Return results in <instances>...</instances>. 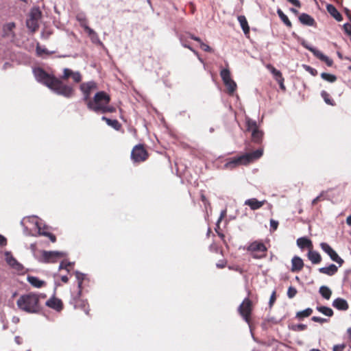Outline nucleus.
<instances>
[{
  "label": "nucleus",
  "mask_w": 351,
  "mask_h": 351,
  "mask_svg": "<svg viewBox=\"0 0 351 351\" xmlns=\"http://www.w3.org/2000/svg\"><path fill=\"white\" fill-rule=\"evenodd\" d=\"M269 68L270 69L271 72L274 75L276 79V78H280V77H282L280 71L276 69L274 67H273L271 66H269Z\"/></svg>",
  "instance_id": "nucleus-40"
},
{
  "label": "nucleus",
  "mask_w": 351,
  "mask_h": 351,
  "mask_svg": "<svg viewBox=\"0 0 351 351\" xmlns=\"http://www.w3.org/2000/svg\"><path fill=\"white\" fill-rule=\"evenodd\" d=\"M327 11L337 21H341L342 20V16L341 14L338 12L336 8L331 5L328 4L327 5Z\"/></svg>",
  "instance_id": "nucleus-24"
},
{
  "label": "nucleus",
  "mask_w": 351,
  "mask_h": 351,
  "mask_svg": "<svg viewBox=\"0 0 351 351\" xmlns=\"http://www.w3.org/2000/svg\"><path fill=\"white\" fill-rule=\"evenodd\" d=\"M319 291L322 296L326 300H329L332 295L331 290L326 286H322Z\"/></svg>",
  "instance_id": "nucleus-29"
},
{
  "label": "nucleus",
  "mask_w": 351,
  "mask_h": 351,
  "mask_svg": "<svg viewBox=\"0 0 351 351\" xmlns=\"http://www.w3.org/2000/svg\"><path fill=\"white\" fill-rule=\"evenodd\" d=\"M101 119L102 120L105 121L108 125L112 127L117 130H119L121 128V124L116 119H110L106 117H102Z\"/></svg>",
  "instance_id": "nucleus-28"
},
{
  "label": "nucleus",
  "mask_w": 351,
  "mask_h": 351,
  "mask_svg": "<svg viewBox=\"0 0 351 351\" xmlns=\"http://www.w3.org/2000/svg\"><path fill=\"white\" fill-rule=\"evenodd\" d=\"M27 281L34 287L40 288L45 285V282L34 276H28Z\"/></svg>",
  "instance_id": "nucleus-27"
},
{
  "label": "nucleus",
  "mask_w": 351,
  "mask_h": 351,
  "mask_svg": "<svg viewBox=\"0 0 351 351\" xmlns=\"http://www.w3.org/2000/svg\"><path fill=\"white\" fill-rule=\"evenodd\" d=\"M278 222L274 219L270 220V226L273 230H276L278 228Z\"/></svg>",
  "instance_id": "nucleus-46"
},
{
  "label": "nucleus",
  "mask_w": 351,
  "mask_h": 351,
  "mask_svg": "<svg viewBox=\"0 0 351 351\" xmlns=\"http://www.w3.org/2000/svg\"><path fill=\"white\" fill-rule=\"evenodd\" d=\"M291 11L295 14H298V10L294 8H291Z\"/></svg>",
  "instance_id": "nucleus-60"
},
{
  "label": "nucleus",
  "mask_w": 351,
  "mask_h": 351,
  "mask_svg": "<svg viewBox=\"0 0 351 351\" xmlns=\"http://www.w3.org/2000/svg\"><path fill=\"white\" fill-rule=\"evenodd\" d=\"M75 276H76V278L78 280V287L80 289L81 287H82V281L84 280V274H82V273H80L79 271H76L75 272Z\"/></svg>",
  "instance_id": "nucleus-38"
},
{
  "label": "nucleus",
  "mask_w": 351,
  "mask_h": 351,
  "mask_svg": "<svg viewBox=\"0 0 351 351\" xmlns=\"http://www.w3.org/2000/svg\"><path fill=\"white\" fill-rule=\"evenodd\" d=\"M221 77L225 84L229 95H233L237 89V84L232 79L230 72L228 69H223L220 72Z\"/></svg>",
  "instance_id": "nucleus-7"
},
{
  "label": "nucleus",
  "mask_w": 351,
  "mask_h": 351,
  "mask_svg": "<svg viewBox=\"0 0 351 351\" xmlns=\"http://www.w3.org/2000/svg\"><path fill=\"white\" fill-rule=\"evenodd\" d=\"M308 257L313 264H317L321 262L322 258L320 254L310 250L308 253Z\"/></svg>",
  "instance_id": "nucleus-25"
},
{
  "label": "nucleus",
  "mask_w": 351,
  "mask_h": 351,
  "mask_svg": "<svg viewBox=\"0 0 351 351\" xmlns=\"http://www.w3.org/2000/svg\"><path fill=\"white\" fill-rule=\"evenodd\" d=\"M321 77L323 80L329 82H335L337 80V77L335 75L327 73H322Z\"/></svg>",
  "instance_id": "nucleus-35"
},
{
  "label": "nucleus",
  "mask_w": 351,
  "mask_h": 351,
  "mask_svg": "<svg viewBox=\"0 0 351 351\" xmlns=\"http://www.w3.org/2000/svg\"><path fill=\"white\" fill-rule=\"evenodd\" d=\"M263 149H258L254 152L247 153L227 162L226 167L228 168H234L238 165H247L260 158L263 156Z\"/></svg>",
  "instance_id": "nucleus-4"
},
{
  "label": "nucleus",
  "mask_w": 351,
  "mask_h": 351,
  "mask_svg": "<svg viewBox=\"0 0 351 351\" xmlns=\"http://www.w3.org/2000/svg\"><path fill=\"white\" fill-rule=\"evenodd\" d=\"M276 81L278 82L279 85H280V87L282 90H285V86L284 85V78L282 77H280V78H276Z\"/></svg>",
  "instance_id": "nucleus-47"
},
{
  "label": "nucleus",
  "mask_w": 351,
  "mask_h": 351,
  "mask_svg": "<svg viewBox=\"0 0 351 351\" xmlns=\"http://www.w3.org/2000/svg\"><path fill=\"white\" fill-rule=\"evenodd\" d=\"M239 311L247 323H250V316L252 311V302L246 298L239 307Z\"/></svg>",
  "instance_id": "nucleus-9"
},
{
  "label": "nucleus",
  "mask_w": 351,
  "mask_h": 351,
  "mask_svg": "<svg viewBox=\"0 0 351 351\" xmlns=\"http://www.w3.org/2000/svg\"><path fill=\"white\" fill-rule=\"evenodd\" d=\"M179 39L180 40V43L182 44V45L185 47V48H188L189 49H190L191 51H193L195 55L198 56V53L197 52L193 49L191 46H189L187 43V41H186V36L185 34H181L180 36H179Z\"/></svg>",
  "instance_id": "nucleus-30"
},
{
  "label": "nucleus",
  "mask_w": 351,
  "mask_h": 351,
  "mask_svg": "<svg viewBox=\"0 0 351 351\" xmlns=\"http://www.w3.org/2000/svg\"><path fill=\"white\" fill-rule=\"evenodd\" d=\"M346 223L348 225L351 226V215L347 217Z\"/></svg>",
  "instance_id": "nucleus-57"
},
{
  "label": "nucleus",
  "mask_w": 351,
  "mask_h": 351,
  "mask_svg": "<svg viewBox=\"0 0 351 351\" xmlns=\"http://www.w3.org/2000/svg\"><path fill=\"white\" fill-rule=\"evenodd\" d=\"M5 261L7 263L11 266L12 268L15 269L17 271H21L23 269V266L20 264L11 254L10 252H6L5 253Z\"/></svg>",
  "instance_id": "nucleus-16"
},
{
  "label": "nucleus",
  "mask_w": 351,
  "mask_h": 351,
  "mask_svg": "<svg viewBox=\"0 0 351 351\" xmlns=\"http://www.w3.org/2000/svg\"><path fill=\"white\" fill-rule=\"evenodd\" d=\"M226 210H222L221 213L220 217L217 221V223H219L222 220V219L226 216Z\"/></svg>",
  "instance_id": "nucleus-54"
},
{
  "label": "nucleus",
  "mask_w": 351,
  "mask_h": 351,
  "mask_svg": "<svg viewBox=\"0 0 351 351\" xmlns=\"http://www.w3.org/2000/svg\"><path fill=\"white\" fill-rule=\"evenodd\" d=\"M61 280L64 282H67L68 280H69V278H68V277L66 276H63L61 277Z\"/></svg>",
  "instance_id": "nucleus-56"
},
{
  "label": "nucleus",
  "mask_w": 351,
  "mask_h": 351,
  "mask_svg": "<svg viewBox=\"0 0 351 351\" xmlns=\"http://www.w3.org/2000/svg\"><path fill=\"white\" fill-rule=\"evenodd\" d=\"M46 306L48 307L56 310V311H62L63 308V304L61 300L56 298V297H51L46 302Z\"/></svg>",
  "instance_id": "nucleus-15"
},
{
  "label": "nucleus",
  "mask_w": 351,
  "mask_h": 351,
  "mask_svg": "<svg viewBox=\"0 0 351 351\" xmlns=\"http://www.w3.org/2000/svg\"><path fill=\"white\" fill-rule=\"evenodd\" d=\"M247 130L252 133V140L256 143H260L262 141L263 132L258 129L257 123L255 121L246 118Z\"/></svg>",
  "instance_id": "nucleus-6"
},
{
  "label": "nucleus",
  "mask_w": 351,
  "mask_h": 351,
  "mask_svg": "<svg viewBox=\"0 0 351 351\" xmlns=\"http://www.w3.org/2000/svg\"><path fill=\"white\" fill-rule=\"evenodd\" d=\"M265 202L266 200L258 201L256 198H251L245 200L244 204L249 206L252 210H255L261 208Z\"/></svg>",
  "instance_id": "nucleus-17"
},
{
  "label": "nucleus",
  "mask_w": 351,
  "mask_h": 351,
  "mask_svg": "<svg viewBox=\"0 0 351 351\" xmlns=\"http://www.w3.org/2000/svg\"><path fill=\"white\" fill-rule=\"evenodd\" d=\"M312 313H313V310L311 308H307L305 310L298 312L296 314V317L300 319L303 318V317H306L310 316Z\"/></svg>",
  "instance_id": "nucleus-33"
},
{
  "label": "nucleus",
  "mask_w": 351,
  "mask_h": 351,
  "mask_svg": "<svg viewBox=\"0 0 351 351\" xmlns=\"http://www.w3.org/2000/svg\"><path fill=\"white\" fill-rule=\"evenodd\" d=\"M299 21L303 25L308 26H313L315 24V21L310 15L303 13L300 15Z\"/></svg>",
  "instance_id": "nucleus-21"
},
{
  "label": "nucleus",
  "mask_w": 351,
  "mask_h": 351,
  "mask_svg": "<svg viewBox=\"0 0 351 351\" xmlns=\"http://www.w3.org/2000/svg\"><path fill=\"white\" fill-rule=\"evenodd\" d=\"M302 45L306 49L311 51L314 54V56H315L317 58L324 62L328 66H331L332 65L333 61L331 59H330L328 56L322 53L320 51L316 49L314 47L308 46L307 44L304 43H302Z\"/></svg>",
  "instance_id": "nucleus-13"
},
{
  "label": "nucleus",
  "mask_w": 351,
  "mask_h": 351,
  "mask_svg": "<svg viewBox=\"0 0 351 351\" xmlns=\"http://www.w3.org/2000/svg\"><path fill=\"white\" fill-rule=\"evenodd\" d=\"M200 45V47L202 50L208 52H211L213 49L206 44L204 43L202 40L201 43H199Z\"/></svg>",
  "instance_id": "nucleus-42"
},
{
  "label": "nucleus",
  "mask_w": 351,
  "mask_h": 351,
  "mask_svg": "<svg viewBox=\"0 0 351 351\" xmlns=\"http://www.w3.org/2000/svg\"><path fill=\"white\" fill-rule=\"evenodd\" d=\"M312 320L315 322H319V323H324L327 321L326 319L325 318H322V317H316V316H314L312 317Z\"/></svg>",
  "instance_id": "nucleus-44"
},
{
  "label": "nucleus",
  "mask_w": 351,
  "mask_h": 351,
  "mask_svg": "<svg viewBox=\"0 0 351 351\" xmlns=\"http://www.w3.org/2000/svg\"><path fill=\"white\" fill-rule=\"evenodd\" d=\"M324 192L322 191L317 197L312 201V205H315L319 201H320L324 196Z\"/></svg>",
  "instance_id": "nucleus-45"
},
{
  "label": "nucleus",
  "mask_w": 351,
  "mask_h": 351,
  "mask_svg": "<svg viewBox=\"0 0 351 351\" xmlns=\"http://www.w3.org/2000/svg\"><path fill=\"white\" fill-rule=\"evenodd\" d=\"M349 69L351 70V66L349 67Z\"/></svg>",
  "instance_id": "nucleus-64"
},
{
  "label": "nucleus",
  "mask_w": 351,
  "mask_h": 351,
  "mask_svg": "<svg viewBox=\"0 0 351 351\" xmlns=\"http://www.w3.org/2000/svg\"><path fill=\"white\" fill-rule=\"evenodd\" d=\"M131 157L134 162H142L146 160L147 154L142 145H136L131 153Z\"/></svg>",
  "instance_id": "nucleus-10"
},
{
  "label": "nucleus",
  "mask_w": 351,
  "mask_h": 351,
  "mask_svg": "<svg viewBox=\"0 0 351 351\" xmlns=\"http://www.w3.org/2000/svg\"><path fill=\"white\" fill-rule=\"evenodd\" d=\"M337 267L334 264H331L328 267H321L319 269V271L320 273L326 274L328 276L334 275L337 273Z\"/></svg>",
  "instance_id": "nucleus-22"
},
{
  "label": "nucleus",
  "mask_w": 351,
  "mask_h": 351,
  "mask_svg": "<svg viewBox=\"0 0 351 351\" xmlns=\"http://www.w3.org/2000/svg\"><path fill=\"white\" fill-rule=\"evenodd\" d=\"M85 313H86V314H88V310H86H86H85Z\"/></svg>",
  "instance_id": "nucleus-63"
},
{
  "label": "nucleus",
  "mask_w": 351,
  "mask_h": 351,
  "mask_svg": "<svg viewBox=\"0 0 351 351\" xmlns=\"http://www.w3.org/2000/svg\"><path fill=\"white\" fill-rule=\"evenodd\" d=\"M72 265L71 263H65L64 262H62L59 266V269H65L66 270H68V267L69 266H71Z\"/></svg>",
  "instance_id": "nucleus-48"
},
{
  "label": "nucleus",
  "mask_w": 351,
  "mask_h": 351,
  "mask_svg": "<svg viewBox=\"0 0 351 351\" xmlns=\"http://www.w3.org/2000/svg\"><path fill=\"white\" fill-rule=\"evenodd\" d=\"M73 71L69 69H64L63 70V75L61 77V81L62 82V80H67L69 77H71V75L73 74Z\"/></svg>",
  "instance_id": "nucleus-37"
},
{
  "label": "nucleus",
  "mask_w": 351,
  "mask_h": 351,
  "mask_svg": "<svg viewBox=\"0 0 351 351\" xmlns=\"http://www.w3.org/2000/svg\"><path fill=\"white\" fill-rule=\"evenodd\" d=\"M317 310L326 316L332 317L333 315V311L329 307L324 306H317Z\"/></svg>",
  "instance_id": "nucleus-32"
},
{
  "label": "nucleus",
  "mask_w": 351,
  "mask_h": 351,
  "mask_svg": "<svg viewBox=\"0 0 351 351\" xmlns=\"http://www.w3.org/2000/svg\"><path fill=\"white\" fill-rule=\"evenodd\" d=\"M40 18L41 12L39 8H32L26 21V25L27 28L32 32H36L39 27V21Z\"/></svg>",
  "instance_id": "nucleus-5"
},
{
  "label": "nucleus",
  "mask_w": 351,
  "mask_h": 351,
  "mask_svg": "<svg viewBox=\"0 0 351 351\" xmlns=\"http://www.w3.org/2000/svg\"><path fill=\"white\" fill-rule=\"evenodd\" d=\"M34 74L38 82L45 84L56 94L67 98L73 95L74 89L71 86L64 84L61 80L48 74L43 69H34Z\"/></svg>",
  "instance_id": "nucleus-2"
},
{
  "label": "nucleus",
  "mask_w": 351,
  "mask_h": 351,
  "mask_svg": "<svg viewBox=\"0 0 351 351\" xmlns=\"http://www.w3.org/2000/svg\"><path fill=\"white\" fill-rule=\"evenodd\" d=\"M311 351H321V350H318V349H315V348H313V349H312Z\"/></svg>",
  "instance_id": "nucleus-61"
},
{
  "label": "nucleus",
  "mask_w": 351,
  "mask_h": 351,
  "mask_svg": "<svg viewBox=\"0 0 351 351\" xmlns=\"http://www.w3.org/2000/svg\"><path fill=\"white\" fill-rule=\"evenodd\" d=\"M277 14H278V16L280 17V19L282 21V22L287 26H288L289 27H291L292 25H291V21L288 19L287 16L286 14H285L284 12L280 9H278Z\"/></svg>",
  "instance_id": "nucleus-31"
},
{
  "label": "nucleus",
  "mask_w": 351,
  "mask_h": 351,
  "mask_svg": "<svg viewBox=\"0 0 351 351\" xmlns=\"http://www.w3.org/2000/svg\"><path fill=\"white\" fill-rule=\"evenodd\" d=\"M16 27V25L13 22H10L5 24L3 26V34L2 36L8 39L11 42H14L16 35L14 32V29Z\"/></svg>",
  "instance_id": "nucleus-12"
},
{
  "label": "nucleus",
  "mask_w": 351,
  "mask_h": 351,
  "mask_svg": "<svg viewBox=\"0 0 351 351\" xmlns=\"http://www.w3.org/2000/svg\"><path fill=\"white\" fill-rule=\"evenodd\" d=\"M287 1H289V3H291V4L294 5L295 6L300 7V3L298 0H287Z\"/></svg>",
  "instance_id": "nucleus-53"
},
{
  "label": "nucleus",
  "mask_w": 351,
  "mask_h": 351,
  "mask_svg": "<svg viewBox=\"0 0 351 351\" xmlns=\"http://www.w3.org/2000/svg\"><path fill=\"white\" fill-rule=\"evenodd\" d=\"M217 267L218 268H223L225 267V264L224 263H217Z\"/></svg>",
  "instance_id": "nucleus-58"
},
{
  "label": "nucleus",
  "mask_w": 351,
  "mask_h": 351,
  "mask_svg": "<svg viewBox=\"0 0 351 351\" xmlns=\"http://www.w3.org/2000/svg\"><path fill=\"white\" fill-rule=\"evenodd\" d=\"M35 223H36V226H37V228L38 229L39 234L48 237L52 242H55L56 241V237H55V235H53V234H51L49 232L41 231L40 227L39 226V224H38L37 221L35 222Z\"/></svg>",
  "instance_id": "nucleus-34"
},
{
  "label": "nucleus",
  "mask_w": 351,
  "mask_h": 351,
  "mask_svg": "<svg viewBox=\"0 0 351 351\" xmlns=\"http://www.w3.org/2000/svg\"><path fill=\"white\" fill-rule=\"evenodd\" d=\"M346 348V345L342 344H338L333 346L332 350L333 351H343Z\"/></svg>",
  "instance_id": "nucleus-43"
},
{
  "label": "nucleus",
  "mask_w": 351,
  "mask_h": 351,
  "mask_svg": "<svg viewBox=\"0 0 351 351\" xmlns=\"http://www.w3.org/2000/svg\"><path fill=\"white\" fill-rule=\"evenodd\" d=\"M276 292L274 291L269 299V306H271L276 300Z\"/></svg>",
  "instance_id": "nucleus-50"
},
{
  "label": "nucleus",
  "mask_w": 351,
  "mask_h": 351,
  "mask_svg": "<svg viewBox=\"0 0 351 351\" xmlns=\"http://www.w3.org/2000/svg\"><path fill=\"white\" fill-rule=\"evenodd\" d=\"M97 89V84L93 81L84 82L80 85V90L83 93V100L87 105V108L96 113L113 112L114 107L110 106V97L104 91L97 92L91 99H90L92 91Z\"/></svg>",
  "instance_id": "nucleus-1"
},
{
  "label": "nucleus",
  "mask_w": 351,
  "mask_h": 351,
  "mask_svg": "<svg viewBox=\"0 0 351 351\" xmlns=\"http://www.w3.org/2000/svg\"><path fill=\"white\" fill-rule=\"evenodd\" d=\"M185 35L186 36V37H189L191 39L197 41L198 43H201V39L199 37L195 36L194 35L189 33H186Z\"/></svg>",
  "instance_id": "nucleus-49"
},
{
  "label": "nucleus",
  "mask_w": 351,
  "mask_h": 351,
  "mask_svg": "<svg viewBox=\"0 0 351 351\" xmlns=\"http://www.w3.org/2000/svg\"><path fill=\"white\" fill-rule=\"evenodd\" d=\"M332 306L340 311H346L349 308L347 301L341 298L335 299L332 302Z\"/></svg>",
  "instance_id": "nucleus-18"
},
{
  "label": "nucleus",
  "mask_w": 351,
  "mask_h": 351,
  "mask_svg": "<svg viewBox=\"0 0 351 351\" xmlns=\"http://www.w3.org/2000/svg\"><path fill=\"white\" fill-rule=\"evenodd\" d=\"M64 256V253L56 251H43V258L45 262H55L57 258Z\"/></svg>",
  "instance_id": "nucleus-14"
},
{
  "label": "nucleus",
  "mask_w": 351,
  "mask_h": 351,
  "mask_svg": "<svg viewBox=\"0 0 351 351\" xmlns=\"http://www.w3.org/2000/svg\"><path fill=\"white\" fill-rule=\"evenodd\" d=\"M306 70L309 71L313 75H315L317 74V71L315 69L311 68L309 66H305Z\"/></svg>",
  "instance_id": "nucleus-51"
},
{
  "label": "nucleus",
  "mask_w": 351,
  "mask_h": 351,
  "mask_svg": "<svg viewBox=\"0 0 351 351\" xmlns=\"http://www.w3.org/2000/svg\"><path fill=\"white\" fill-rule=\"evenodd\" d=\"M297 244L302 249H303L304 247H307L310 250L313 247L311 241L305 237L299 238L297 240Z\"/></svg>",
  "instance_id": "nucleus-23"
},
{
  "label": "nucleus",
  "mask_w": 351,
  "mask_h": 351,
  "mask_svg": "<svg viewBox=\"0 0 351 351\" xmlns=\"http://www.w3.org/2000/svg\"><path fill=\"white\" fill-rule=\"evenodd\" d=\"M247 251L251 252L253 258H262L266 256L267 247L263 243L254 241L248 246Z\"/></svg>",
  "instance_id": "nucleus-8"
},
{
  "label": "nucleus",
  "mask_w": 351,
  "mask_h": 351,
  "mask_svg": "<svg viewBox=\"0 0 351 351\" xmlns=\"http://www.w3.org/2000/svg\"><path fill=\"white\" fill-rule=\"evenodd\" d=\"M7 244V239L3 235L0 234V245H5Z\"/></svg>",
  "instance_id": "nucleus-52"
},
{
  "label": "nucleus",
  "mask_w": 351,
  "mask_h": 351,
  "mask_svg": "<svg viewBox=\"0 0 351 351\" xmlns=\"http://www.w3.org/2000/svg\"><path fill=\"white\" fill-rule=\"evenodd\" d=\"M304 266L303 261L298 256H294L291 260V271L293 272L300 271Z\"/></svg>",
  "instance_id": "nucleus-19"
},
{
  "label": "nucleus",
  "mask_w": 351,
  "mask_h": 351,
  "mask_svg": "<svg viewBox=\"0 0 351 351\" xmlns=\"http://www.w3.org/2000/svg\"><path fill=\"white\" fill-rule=\"evenodd\" d=\"M84 28L85 31L88 33L90 40L93 43L99 44L100 45H102V43L100 41L97 34L90 27L87 25H84Z\"/></svg>",
  "instance_id": "nucleus-20"
},
{
  "label": "nucleus",
  "mask_w": 351,
  "mask_h": 351,
  "mask_svg": "<svg viewBox=\"0 0 351 351\" xmlns=\"http://www.w3.org/2000/svg\"><path fill=\"white\" fill-rule=\"evenodd\" d=\"M15 341L18 343V344H20L21 343V338L19 337H15Z\"/></svg>",
  "instance_id": "nucleus-59"
},
{
  "label": "nucleus",
  "mask_w": 351,
  "mask_h": 351,
  "mask_svg": "<svg viewBox=\"0 0 351 351\" xmlns=\"http://www.w3.org/2000/svg\"><path fill=\"white\" fill-rule=\"evenodd\" d=\"M238 21L241 25V27L245 34H247L250 32V27L248 25L246 18L244 16H239Z\"/></svg>",
  "instance_id": "nucleus-26"
},
{
  "label": "nucleus",
  "mask_w": 351,
  "mask_h": 351,
  "mask_svg": "<svg viewBox=\"0 0 351 351\" xmlns=\"http://www.w3.org/2000/svg\"><path fill=\"white\" fill-rule=\"evenodd\" d=\"M297 293V290L293 287H290L288 289L287 295L289 298H293Z\"/></svg>",
  "instance_id": "nucleus-41"
},
{
  "label": "nucleus",
  "mask_w": 351,
  "mask_h": 351,
  "mask_svg": "<svg viewBox=\"0 0 351 351\" xmlns=\"http://www.w3.org/2000/svg\"><path fill=\"white\" fill-rule=\"evenodd\" d=\"M320 247L324 252H325L330 258L337 263L341 266L343 263V260L340 258L337 252L326 243H322Z\"/></svg>",
  "instance_id": "nucleus-11"
},
{
  "label": "nucleus",
  "mask_w": 351,
  "mask_h": 351,
  "mask_svg": "<svg viewBox=\"0 0 351 351\" xmlns=\"http://www.w3.org/2000/svg\"><path fill=\"white\" fill-rule=\"evenodd\" d=\"M198 59H199V60L201 62H203V60H202V59L201 58L198 57Z\"/></svg>",
  "instance_id": "nucleus-62"
},
{
  "label": "nucleus",
  "mask_w": 351,
  "mask_h": 351,
  "mask_svg": "<svg viewBox=\"0 0 351 351\" xmlns=\"http://www.w3.org/2000/svg\"><path fill=\"white\" fill-rule=\"evenodd\" d=\"M296 327L300 330H304L306 328V326L304 324H298Z\"/></svg>",
  "instance_id": "nucleus-55"
},
{
  "label": "nucleus",
  "mask_w": 351,
  "mask_h": 351,
  "mask_svg": "<svg viewBox=\"0 0 351 351\" xmlns=\"http://www.w3.org/2000/svg\"><path fill=\"white\" fill-rule=\"evenodd\" d=\"M73 81L75 82V83H78L80 82H81L82 80V75L80 73V72H73V74L71 75V77Z\"/></svg>",
  "instance_id": "nucleus-39"
},
{
  "label": "nucleus",
  "mask_w": 351,
  "mask_h": 351,
  "mask_svg": "<svg viewBox=\"0 0 351 351\" xmlns=\"http://www.w3.org/2000/svg\"><path fill=\"white\" fill-rule=\"evenodd\" d=\"M45 298V295L43 294L29 293L20 296L16 302V304L21 311L29 313H36L40 310L39 302L40 298Z\"/></svg>",
  "instance_id": "nucleus-3"
},
{
  "label": "nucleus",
  "mask_w": 351,
  "mask_h": 351,
  "mask_svg": "<svg viewBox=\"0 0 351 351\" xmlns=\"http://www.w3.org/2000/svg\"><path fill=\"white\" fill-rule=\"evenodd\" d=\"M321 95L323 97L324 101L327 104L331 105V106H334L335 105L333 101L331 99L329 98V95L325 90L322 91Z\"/></svg>",
  "instance_id": "nucleus-36"
}]
</instances>
